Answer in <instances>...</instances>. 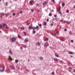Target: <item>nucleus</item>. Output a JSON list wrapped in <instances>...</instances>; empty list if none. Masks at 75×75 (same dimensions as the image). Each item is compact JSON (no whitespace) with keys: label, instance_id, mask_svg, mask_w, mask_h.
<instances>
[{"label":"nucleus","instance_id":"1","mask_svg":"<svg viewBox=\"0 0 75 75\" xmlns=\"http://www.w3.org/2000/svg\"><path fill=\"white\" fill-rule=\"evenodd\" d=\"M4 69V67L2 66L0 67V71H3Z\"/></svg>","mask_w":75,"mask_h":75},{"label":"nucleus","instance_id":"2","mask_svg":"<svg viewBox=\"0 0 75 75\" xmlns=\"http://www.w3.org/2000/svg\"><path fill=\"white\" fill-rule=\"evenodd\" d=\"M16 38L14 37H13L12 38V40L13 42H15L16 41Z\"/></svg>","mask_w":75,"mask_h":75},{"label":"nucleus","instance_id":"3","mask_svg":"<svg viewBox=\"0 0 75 75\" xmlns=\"http://www.w3.org/2000/svg\"><path fill=\"white\" fill-rule=\"evenodd\" d=\"M3 25L5 28H9L8 27H7V25H6V23L3 24Z\"/></svg>","mask_w":75,"mask_h":75},{"label":"nucleus","instance_id":"4","mask_svg":"<svg viewBox=\"0 0 75 75\" xmlns=\"http://www.w3.org/2000/svg\"><path fill=\"white\" fill-rule=\"evenodd\" d=\"M49 46V44H48V42H46L45 44V47H48V46Z\"/></svg>","mask_w":75,"mask_h":75},{"label":"nucleus","instance_id":"5","mask_svg":"<svg viewBox=\"0 0 75 75\" xmlns=\"http://www.w3.org/2000/svg\"><path fill=\"white\" fill-rule=\"evenodd\" d=\"M11 69H14V67L13 65H12L11 66Z\"/></svg>","mask_w":75,"mask_h":75},{"label":"nucleus","instance_id":"6","mask_svg":"<svg viewBox=\"0 0 75 75\" xmlns=\"http://www.w3.org/2000/svg\"><path fill=\"white\" fill-rule=\"evenodd\" d=\"M33 0H31V1H30V3L31 4V5H33V4H33Z\"/></svg>","mask_w":75,"mask_h":75},{"label":"nucleus","instance_id":"7","mask_svg":"<svg viewBox=\"0 0 75 75\" xmlns=\"http://www.w3.org/2000/svg\"><path fill=\"white\" fill-rule=\"evenodd\" d=\"M47 4V2H46L45 1L43 3V6H44L45 5H46V4Z\"/></svg>","mask_w":75,"mask_h":75},{"label":"nucleus","instance_id":"8","mask_svg":"<svg viewBox=\"0 0 75 75\" xmlns=\"http://www.w3.org/2000/svg\"><path fill=\"white\" fill-rule=\"evenodd\" d=\"M36 45H37L38 46H39V45H40V43L38 42L36 43Z\"/></svg>","mask_w":75,"mask_h":75},{"label":"nucleus","instance_id":"9","mask_svg":"<svg viewBox=\"0 0 75 75\" xmlns=\"http://www.w3.org/2000/svg\"><path fill=\"white\" fill-rule=\"evenodd\" d=\"M28 38H26L25 39V42H27V41H28Z\"/></svg>","mask_w":75,"mask_h":75},{"label":"nucleus","instance_id":"10","mask_svg":"<svg viewBox=\"0 0 75 75\" xmlns=\"http://www.w3.org/2000/svg\"><path fill=\"white\" fill-rule=\"evenodd\" d=\"M62 7H64V6H65V3H62Z\"/></svg>","mask_w":75,"mask_h":75},{"label":"nucleus","instance_id":"11","mask_svg":"<svg viewBox=\"0 0 75 75\" xmlns=\"http://www.w3.org/2000/svg\"><path fill=\"white\" fill-rule=\"evenodd\" d=\"M29 28L30 29H31V28H32V26H31V25H30L29 26Z\"/></svg>","mask_w":75,"mask_h":75},{"label":"nucleus","instance_id":"12","mask_svg":"<svg viewBox=\"0 0 75 75\" xmlns=\"http://www.w3.org/2000/svg\"><path fill=\"white\" fill-rule=\"evenodd\" d=\"M9 58L10 60H12V58L10 56H9Z\"/></svg>","mask_w":75,"mask_h":75},{"label":"nucleus","instance_id":"13","mask_svg":"<svg viewBox=\"0 0 75 75\" xmlns=\"http://www.w3.org/2000/svg\"><path fill=\"white\" fill-rule=\"evenodd\" d=\"M35 28H36L35 27H33L32 28V29H33V30H35Z\"/></svg>","mask_w":75,"mask_h":75},{"label":"nucleus","instance_id":"14","mask_svg":"<svg viewBox=\"0 0 75 75\" xmlns=\"http://www.w3.org/2000/svg\"><path fill=\"white\" fill-rule=\"evenodd\" d=\"M54 60H55L56 61H58V60L57 58H54Z\"/></svg>","mask_w":75,"mask_h":75},{"label":"nucleus","instance_id":"15","mask_svg":"<svg viewBox=\"0 0 75 75\" xmlns=\"http://www.w3.org/2000/svg\"><path fill=\"white\" fill-rule=\"evenodd\" d=\"M68 69H69V71H71V68L69 67Z\"/></svg>","mask_w":75,"mask_h":75},{"label":"nucleus","instance_id":"16","mask_svg":"<svg viewBox=\"0 0 75 75\" xmlns=\"http://www.w3.org/2000/svg\"><path fill=\"white\" fill-rule=\"evenodd\" d=\"M52 35H53V36H55V35H56V34H55V33H52Z\"/></svg>","mask_w":75,"mask_h":75},{"label":"nucleus","instance_id":"17","mask_svg":"<svg viewBox=\"0 0 75 75\" xmlns=\"http://www.w3.org/2000/svg\"><path fill=\"white\" fill-rule=\"evenodd\" d=\"M36 28L37 29V30H38V26H37Z\"/></svg>","mask_w":75,"mask_h":75},{"label":"nucleus","instance_id":"18","mask_svg":"<svg viewBox=\"0 0 75 75\" xmlns=\"http://www.w3.org/2000/svg\"><path fill=\"white\" fill-rule=\"evenodd\" d=\"M67 24H70V22L67 21Z\"/></svg>","mask_w":75,"mask_h":75},{"label":"nucleus","instance_id":"19","mask_svg":"<svg viewBox=\"0 0 75 75\" xmlns=\"http://www.w3.org/2000/svg\"><path fill=\"white\" fill-rule=\"evenodd\" d=\"M55 56H56V57H59V56H58V55H56V54H55Z\"/></svg>","mask_w":75,"mask_h":75},{"label":"nucleus","instance_id":"20","mask_svg":"<svg viewBox=\"0 0 75 75\" xmlns=\"http://www.w3.org/2000/svg\"><path fill=\"white\" fill-rule=\"evenodd\" d=\"M18 38H21V36H20V35H18Z\"/></svg>","mask_w":75,"mask_h":75},{"label":"nucleus","instance_id":"21","mask_svg":"<svg viewBox=\"0 0 75 75\" xmlns=\"http://www.w3.org/2000/svg\"><path fill=\"white\" fill-rule=\"evenodd\" d=\"M58 13H59V14H61V16L62 15V13L60 11Z\"/></svg>","mask_w":75,"mask_h":75},{"label":"nucleus","instance_id":"22","mask_svg":"<svg viewBox=\"0 0 75 75\" xmlns=\"http://www.w3.org/2000/svg\"><path fill=\"white\" fill-rule=\"evenodd\" d=\"M44 23L45 25H47V23H46V22H44Z\"/></svg>","mask_w":75,"mask_h":75},{"label":"nucleus","instance_id":"23","mask_svg":"<svg viewBox=\"0 0 75 75\" xmlns=\"http://www.w3.org/2000/svg\"><path fill=\"white\" fill-rule=\"evenodd\" d=\"M43 57H40V59H43Z\"/></svg>","mask_w":75,"mask_h":75},{"label":"nucleus","instance_id":"24","mask_svg":"<svg viewBox=\"0 0 75 75\" xmlns=\"http://www.w3.org/2000/svg\"><path fill=\"white\" fill-rule=\"evenodd\" d=\"M38 25H39V26H40V27H41V26H42V25L41 24H38Z\"/></svg>","mask_w":75,"mask_h":75},{"label":"nucleus","instance_id":"25","mask_svg":"<svg viewBox=\"0 0 75 75\" xmlns=\"http://www.w3.org/2000/svg\"><path fill=\"white\" fill-rule=\"evenodd\" d=\"M48 38H46V40H45V41H48Z\"/></svg>","mask_w":75,"mask_h":75},{"label":"nucleus","instance_id":"26","mask_svg":"<svg viewBox=\"0 0 75 75\" xmlns=\"http://www.w3.org/2000/svg\"><path fill=\"white\" fill-rule=\"evenodd\" d=\"M49 16H52V14L51 13H50L49 14Z\"/></svg>","mask_w":75,"mask_h":75},{"label":"nucleus","instance_id":"27","mask_svg":"<svg viewBox=\"0 0 75 75\" xmlns=\"http://www.w3.org/2000/svg\"><path fill=\"white\" fill-rule=\"evenodd\" d=\"M21 28V29H22V30H24V28H25L24 27H23V28Z\"/></svg>","mask_w":75,"mask_h":75},{"label":"nucleus","instance_id":"28","mask_svg":"<svg viewBox=\"0 0 75 75\" xmlns=\"http://www.w3.org/2000/svg\"><path fill=\"white\" fill-rule=\"evenodd\" d=\"M15 61H16V62L17 63V62H18V59H17V60H16Z\"/></svg>","mask_w":75,"mask_h":75},{"label":"nucleus","instance_id":"29","mask_svg":"<svg viewBox=\"0 0 75 75\" xmlns=\"http://www.w3.org/2000/svg\"><path fill=\"white\" fill-rule=\"evenodd\" d=\"M69 54H73V53H72V52H69Z\"/></svg>","mask_w":75,"mask_h":75},{"label":"nucleus","instance_id":"30","mask_svg":"<svg viewBox=\"0 0 75 75\" xmlns=\"http://www.w3.org/2000/svg\"><path fill=\"white\" fill-rule=\"evenodd\" d=\"M31 11H32V13H33V12H34V10L33 9H31Z\"/></svg>","mask_w":75,"mask_h":75},{"label":"nucleus","instance_id":"31","mask_svg":"<svg viewBox=\"0 0 75 75\" xmlns=\"http://www.w3.org/2000/svg\"><path fill=\"white\" fill-rule=\"evenodd\" d=\"M69 34H72V33H71V31H70L69 32Z\"/></svg>","mask_w":75,"mask_h":75},{"label":"nucleus","instance_id":"32","mask_svg":"<svg viewBox=\"0 0 75 75\" xmlns=\"http://www.w3.org/2000/svg\"><path fill=\"white\" fill-rule=\"evenodd\" d=\"M33 33L34 34H35V31H33Z\"/></svg>","mask_w":75,"mask_h":75},{"label":"nucleus","instance_id":"33","mask_svg":"<svg viewBox=\"0 0 75 75\" xmlns=\"http://www.w3.org/2000/svg\"><path fill=\"white\" fill-rule=\"evenodd\" d=\"M71 42H72V43L74 42V40H71Z\"/></svg>","mask_w":75,"mask_h":75},{"label":"nucleus","instance_id":"34","mask_svg":"<svg viewBox=\"0 0 75 75\" xmlns=\"http://www.w3.org/2000/svg\"><path fill=\"white\" fill-rule=\"evenodd\" d=\"M10 53H11V54H12V52H11V50H10Z\"/></svg>","mask_w":75,"mask_h":75},{"label":"nucleus","instance_id":"35","mask_svg":"<svg viewBox=\"0 0 75 75\" xmlns=\"http://www.w3.org/2000/svg\"><path fill=\"white\" fill-rule=\"evenodd\" d=\"M10 53H11V54H12V52H11V50H10Z\"/></svg>","mask_w":75,"mask_h":75},{"label":"nucleus","instance_id":"36","mask_svg":"<svg viewBox=\"0 0 75 75\" xmlns=\"http://www.w3.org/2000/svg\"><path fill=\"white\" fill-rule=\"evenodd\" d=\"M66 13H69V11L68 10H67L66 11Z\"/></svg>","mask_w":75,"mask_h":75},{"label":"nucleus","instance_id":"37","mask_svg":"<svg viewBox=\"0 0 75 75\" xmlns=\"http://www.w3.org/2000/svg\"><path fill=\"white\" fill-rule=\"evenodd\" d=\"M52 1L53 3H55V0H52Z\"/></svg>","mask_w":75,"mask_h":75},{"label":"nucleus","instance_id":"38","mask_svg":"<svg viewBox=\"0 0 75 75\" xmlns=\"http://www.w3.org/2000/svg\"><path fill=\"white\" fill-rule=\"evenodd\" d=\"M60 12V9H59L58 10V12Z\"/></svg>","mask_w":75,"mask_h":75},{"label":"nucleus","instance_id":"39","mask_svg":"<svg viewBox=\"0 0 75 75\" xmlns=\"http://www.w3.org/2000/svg\"><path fill=\"white\" fill-rule=\"evenodd\" d=\"M4 15V13H3L1 15V16H3Z\"/></svg>","mask_w":75,"mask_h":75},{"label":"nucleus","instance_id":"40","mask_svg":"<svg viewBox=\"0 0 75 75\" xmlns=\"http://www.w3.org/2000/svg\"><path fill=\"white\" fill-rule=\"evenodd\" d=\"M1 27H2V25H1L0 24V28H1Z\"/></svg>","mask_w":75,"mask_h":75},{"label":"nucleus","instance_id":"41","mask_svg":"<svg viewBox=\"0 0 75 75\" xmlns=\"http://www.w3.org/2000/svg\"><path fill=\"white\" fill-rule=\"evenodd\" d=\"M64 31H67V29L66 28L65 29Z\"/></svg>","mask_w":75,"mask_h":75},{"label":"nucleus","instance_id":"42","mask_svg":"<svg viewBox=\"0 0 75 75\" xmlns=\"http://www.w3.org/2000/svg\"><path fill=\"white\" fill-rule=\"evenodd\" d=\"M6 6H7V2H6Z\"/></svg>","mask_w":75,"mask_h":75},{"label":"nucleus","instance_id":"43","mask_svg":"<svg viewBox=\"0 0 75 75\" xmlns=\"http://www.w3.org/2000/svg\"><path fill=\"white\" fill-rule=\"evenodd\" d=\"M13 16H15V15H16V13H13Z\"/></svg>","mask_w":75,"mask_h":75},{"label":"nucleus","instance_id":"44","mask_svg":"<svg viewBox=\"0 0 75 75\" xmlns=\"http://www.w3.org/2000/svg\"><path fill=\"white\" fill-rule=\"evenodd\" d=\"M47 21H49V19H47Z\"/></svg>","mask_w":75,"mask_h":75},{"label":"nucleus","instance_id":"45","mask_svg":"<svg viewBox=\"0 0 75 75\" xmlns=\"http://www.w3.org/2000/svg\"><path fill=\"white\" fill-rule=\"evenodd\" d=\"M56 33H57V34H59V31L56 32Z\"/></svg>","mask_w":75,"mask_h":75},{"label":"nucleus","instance_id":"46","mask_svg":"<svg viewBox=\"0 0 75 75\" xmlns=\"http://www.w3.org/2000/svg\"><path fill=\"white\" fill-rule=\"evenodd\" d=\"M23 13V12L22 11H21L20 12V13L21 14V13Z\"/></svg>","mask_w":75,"mask_h":75},{"label":"nucleus","instance_id":"47","mask_svg":"<svg viewBox=\"0 0 75 75\" xmlns=\"http://www.w3.org/2000/svg\"><path fill=\"white\" fill-rule=\"evenodd\" d=\"M54 17H57V16L55 15H54Z\"/></svg>","mask_w":75,"mask_h":75},{"label":"nucleus","instance_id":"48","mask_svg":"<svg viewBox=\"0 0 75 75\" xmlns=\"http://www.w3.org/2000/svg\"><path fill=\"white\" fill-rule=\"evenodd\" d=\"M60 21L61 22H62V21H63V20H61Z\"/></svg>","mask_w":75,"mask_h":75},{"label":"nucleus","instance_id":"49","mask_svg":"<svg viewBox=\"0 0 75 75\" xmlns=\"http://www.w3.org/2000/svg\"><path fill=\"white\" fill-rule=\"evenodd\" d=\"M37 11H38V13H39L40 12L39 10H38Z\"/></svg>","mask_w":75,"mask_h":75},{"label":"nucleus","instance_id":"50","mask_svg":"<svg viewBox=\"0 0 75 75\" xmlns=\"http://www.w3.org/2000/svg\"><path fill=\"white\" fill-rule=\"evenodd\" d=\"M52 74H54V72H52Z\"/></svg>","mask_w":75,"mask_h":75},{"label":"nucleus","instance_id":"51","mask_svg":"<svg viewBox=\"0 0 75 75\" xmlns=\"http://www.w3.org/2000/svg\"><path fill=\"white\" fill-rule=\"evenodd\" d=\"M67 21H64V23H67Z\"/></svg>","mask_w":75,"mask_h":75},{"label":"nucleus","instance_id":"52","mask_svg":"<svg viewBox=\"0 0 75 75\" xmlns=\"http://www.w3.org/2000/svg\"><path fill=\"white\" fill-rule=\"evenodd\" d=\"M27 23L28 24H30V23L28 22H27Z\"/></svg>","mask_w":75,"mask_h":75},{"label":"nucleus","instance_id":"53","mask_svg":"<svg viewBox=\"0 0 75 75\" xmlns=\"http://www.w3.org/2000/svg\"><path fill=\"white\" fill-rule=\"evenodd\" d=\"M24 34H25V35H26V33H25V32H24Z\"/></svg>","mask_w":75,"mask_h":75},{"label":"nucleus","instance_id":"54","mask_svg":"<svg viewBox=\"0 0 75 75\" xmlns=\"http://www.w3.org/2000/svg\"><path fill=\"white\" fill-rule=\"evenodd\" d=\"M27 47V46H25L24 47V48H26Z\"/></svg>","mask_w":75,"mask_h":75},{"label":"nucleus","instance_id":"55","mask_svg":"<svg viewBox=\"0 0 75 75\" xmlns=\"http://www.w3.org/2000/svg\"><path fill=\"white\" fill-rule=\"evenodd\" d=\"M0 17L1 18H2V16H1H1Z\"/></svg>","mask_w":75,"mask_h":75},{"label":"nucleus","instance_id":"56","mask_svg":"<svg viewBox=\"0 0 75 75\" xmlns=\"http://www.w3.org/2000/svg\"><path fill=\"white\" fill-rule=\"evenodd\" d=\"M50 25H53V24H50Z\"/></svg>","mask_w":75,"mask_h":75},{"label":"nucleus","instance_id":"57","mask_svg":"<svg viewBox=\"0 0 75 75\" xmlns=\"http://www.w3.org/2000/svg\"><path fill=\"white\" fill-rule=\"evenodd\" d=\"M53 11H54V10H52V12H53Z\"/></svg>","mask_w":75,"mask_h":75},{"label":"nucleus","instance_id":"58","mask_svg":"<svg viewBox=\"0 0 75 75\" xmlns=\"http://www.w3.org/2000/svg\"><path fill=\"white\" fill-rule=\"evenodd\" d=\"M75 8V5L74 6V7L73 8Z\"/></svg>","mask_w":75,"mask_h":75},{"label":"nucleus","instance_id":"59","mask_svg":"<svg viewBox=\"0 0 75 75\" xmlns=\"http://www.w3.org/2000/svg\"><path fill=\"white\" fill-rule=\"evenodd\" d=\"M37 6H38V5H39L38 4H37Z\"/></svg>","mask_w":75,"mask_h":75},{"label":"nucleus","instance_id":"60","mask_svg":"<svg viewBox=\"0 0 75 75\" xmlns=\"http://www.w3.org/2000/svg\"><path fill=\"white\" fill-rule=\"evenodd\" d=\"M73 57L72 56H71V57Z\"/></svg>","mask_w":75,"mask_h":75},{"label":"nucleus","instance_id":"61","mask_svg":"<svg viewBox=\"0 0 75 75\" xmlns=\"http://www.w3.org/2000/svg\"><path fill=\"white\" fill-rule=\"evenodd\" d=\"M61 62H62V61H61Z\"/></svg>","mask_w":75,"mask_h":75},{"label":"nucleus","instance_id":"62","mask_svg":"<svg viewBox=\"0 0 75 75\" xmlns=\"http://www.w3.org/2000/svg\"><path fill=\"white\" fill-rule=\"evenodd\" d=\"M21 49H22V47H21Z\"/></svg>","mask_w":75,"mask_h":75},{"label":"nucleus","instance_id":"63","mask_svg":"<svg viewBox=\"0 0 75 75\" xmlns=\"http://www.w3.org/2000/svg\"><path fill=\"white\" fill-rule=\"evenodd\" d=\"M61 40H62V41H62V39H61Z\"/></svg>","mask_w":75,"mask_h":75},{"label":"nucleus","instance_id":"64","mask_svg":"<svg viewBox=\"0 0 75 75\" xmlns=\"http://www.w3.org/2000/svg\"><path fill=\"white\" fill-rule=\"evenodd\" d=\"M1 1V0H0V1Z\"/></svg>","mask_w":75,"mask_h":75}]
</instances>
